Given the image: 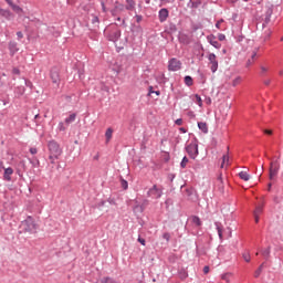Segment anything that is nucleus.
<instances>
[{
	"label": "nucleus",
	"mask_w": 283,
	"mask_h": 283,
	"mask_svg": "<svg viewBox=\"0 0 283 283\" xmlns=\"http://www.w3.org/2000/svg\"><path fill=\"white\" fill-rule=\"evenodd\" d=\"M206 103H207V105H211L212 99H211L210 97H207V98H206Z\"/></svg>",
	"instance_id": "43"
},
{
	"label": "nucleus",
	"mask_w": 283,
	"mask_h": 283,
	"mask_svg": "<svg viewBox=\"0 0 283 283\" xmlns=\"http://www.w3.org/2000/svg\"><path fill=\"white\" fill-rule=\"evenodd\" d=\"M270 253H271L270 248H268V249H265L264 251H262V255H263L264 258H269V256H270Z\"/></svg>",
	"instance_id": "34"
},
{
	"label": "nucleus",
	"mask_w": 283,
	"mask_h": 283,
	"mask_svg": "<svg viewBox=\"0 0 283 283\" xmlns=\"http://www.w3.org/2000/svg\"><path fill=\"white\" fill-rule=\"evenodd\" d=\"M255 57H256V52H253L251 55V60L254 61Z\"/></svg>",
	"instance_id": "49"
},
{
	"label": "nucleus",
	"mask_w": 283,
	"mask_h": 283,
	"mask_svg": "<svg viewBox=\"0 0 283 283\" xmlns=\"http://www.w3.org/2000/svg\"><path fill=\"white\" fill-rule=\"evenodd\" d=\"M254 217V222L255 223H259V221H260V216H253Z\"/></svg>",
	"instance_id": "44"
},
{
	"label": "nucleus",
	"mask_w": 283,
	"mask_h": 283,
	"mask_svg": "<svg viewBox=\"0 0 283 283\" xmlns=\"http://www.w3.org/2000/svg\"><path fill=\"white\" fill-rule=\"evenodd\" d=\"M219 40H220V41L226 40V35H224V34H219Z\"/></svg>",
	"instance_id": "47"
},
{
	"label": "nucleus",
	"mask_w": 283,
	"mask_h": 283,
	"mask_svg": "<svg viewBox=\"0 0 283 283\" xmlns=\"http://www.w3.org/2000/svg\"><path fill=\"white\" fill-rule=\"evenodd\" d=\"M209 59V64H210V69L211 71L214 73L217 72L218 67H219V62L217 60L216 54L211 53L208 55Z\"/></svg>",
	"instance_id": "6"
},
{
	"label": "nucleus",
	"mask_w": 283,
	"mask_h": 283,
	"mask_svg": "<svg viewBox=\"0 0 283 283\" xmlns=\"http://www.w3.org/2000/svg\"><path fill=\"white\" fill-rule=\"evenodd\" d=\"M114 130L113 128H107L105 133L106 143H109L113 138Z\"/></svg>",
	"instance_id": "13"
},
{
	"label": "nucleus",
	"mask_w": 283,
	"mask_h": 283,
	"mask_svg": "<svg viewBox=\"0 0 283 283\" xmlns=\"http://www.w3.org/2000/svg\"><path fill=\"white\" fill-rule=\"evenodd\" d=\"M48 150L50 164L55 165L56 160H59L62 156L63 149L60 147V144L57 142L50 140L48 143Z\"/></svg>",
	"instance_id": "1"
},
{
	"label": "nucleus",
	"mask_w": 283,
	"mask_h": 283,
	"mask_svg": "<svg viewBox=\"0 0 283 283\" xmlns=\"http://www.w3.org/2000/svg\"><path fill=\"white\" fill-rule=\"evenodd\" d=\"M76 119V114H71L67 118H65V124L70 125L72 123H74Z\"/></svg>",
	"instance_id": "16"
},
{
	"label": "nucleus",
	"mask_w": 283,
	"mask_h": 283,
	"mask_svg": "<svg viewBox=\"0 0 283 283\" xmlns=\"http://www.w3.org/2000/svg\"><path fill=\"white\" fill-rule=\"evenodd\" d=\"M154 94H156L157 96H159L160 92H159V91H156V92H154Z\"/></svg>",
	"instance_id": "56"
},
{
	"label": "nucleus",
	"mask_w": 283,
	"mask_h": 283,
	"mask_svg": "<svg viewBox=\"0 0 283 283\" xmlns=\"http://www.w3.org/2000/svg\"><path fill=\"white\" fill-rule=\"evenodd\" d=\"M279 170H280V163L277 160L272 161L270 164V170H269L270 180H273L277 176Z\"/></svg>",
	"instance_id": "3"
},
{
	"label": "nucleus",
	"mask_w": 283,
	"mask_h": 283,
	"mask_svg": "<svg viewBox=\"0 0 283 283\" xmlns=\"http://www.w3.org/2000/svg\"><path fill=\"white\" fill-rule=\"evenodd\" d=\"M147 196L154 199H159L163 196V188L158 187L157 185H154L147 191Z\"/></svg>",
	"instance_id": "2"
},
{
	"label": "nucleus",
	"mask_w": 283,
	"mask_h": 283,
	"mask_svg": "<svg viewBox=\"0 0 283 283\" xmlns=\"http://www.w3.org/2000/svg\"><path fill=\"white\" fill-rule=\"evenodd\" d=\"M39 118V114L38 115H35V119H38Z\"/></svg>",
	"instance_id": "61"
},
{
	"label": "nucleus",
	"mask_w": 283,
	"mask_h": 283,
	"mask_svg": "<svg viewBox=\"0 0 283 283\" xmlns=\"http://www.w3.org/2000/svg\"><path fill=\"white\" fill-rule=\"evenodd\" d=\"M180 69H181L180 61H178L177 59H171L169 61V64H168V70L169 71L176 72V71H179Z\"/></svg>",
	"instance_id": "7"
},
{
	"label": "nucleus",
	"mask_w": 283,
	"mask_h": 283,
	"mask_svg": "<svg viewBox=\"0 0 283 283\" xmlns=\"http://www.w3.org/2000/svg\"><path fill=\"white\" fill-rule=\"evenodd\" d=\"M233 276L232 273H226L221 276L222 280H224L227 283L231 282V277Z\"/></svg>",
	"instance_id": "20"
},
{
	"label": "nucleus",
	"mask_w": 283,
	"mask_h": 283,
	"mask_svg": "<svg viewBox=\"0 0 283 283\" xmlns=\"http://www.w3.org/2000/svg\"><path fill=\"white\" fill-rule=\"evenodd\" d=\"M120 185H122V188H123L124 190H127V188H128L127 180L122 179V180H120Z\"/></svg>",
	"instance_id": "31"
},
{
	"label": "nucleus",
	"mask_w": 283,
	"mask_h": 283,
	"mask_svg": "<svg viewBox=\"0 0 283 283\" xmlns=\"http://www.w3.org/2000/svg\"><path fill=\"white\" fill-rule=\"evenodd\" d=\"M270 71L269 66L261 65L260 66V74L265 75Z\"/></svg>",
	"instance_id": "23"
},
{
	"label": "nucleus",
	"mask_w": 283,
	"mask_h": 283,
	"mask_svg": "<svg viewBox=\"0 0 283 283\" xmlns=\"http://www.w3.org/2000/svg\"><path fill=\"white\" fill-rule=\"evenodd\" d=\"M243 260H245V262H250L251 261V255L249 252L243 253Z\"/></svg>",
	"instance_id": "33"
},
{
	"label": "nucleus",
	"mask_w": 283,
	"mask_h": 283,
	"mask_svg": "<svg viewBox=\"0 0 283 283\" xmlns=\"http://www.w3.org/2000/svg\"><path fill=\"white\" fill-rule=\"evenodd\" d=\"M22 227L28 232H33V231L36 230V224H35L34 220L31 217L27 218V220H24L22 222Z\"/></svg>",
	"instance_id": "4"
},
{
	"label": "nucleus",
	"mask_w": 283,
	"mask_h": 283,
	"mask_svg": "<svg viewBox=\"0 0 283 283\" xmlns=\"http://www.w3.org/2000/svg\"><path fill=\"white\" fill-rule=\"evenodd\" d=\"M149 94H155L151 86L149 87Z\"/></svg>",
	"instance_id": "54"
},
{
	"label": "nucleus",
	"mask_w": 283,
	"mask_h": 283,
	"mask_svg": "<svg viewBox=\"0 0 283 283\" xmlns=\"http://www.w3.org/2000/svg\"><path fill=\"white\" fill-rule=\"evenodd\" d=\"M29 151H31V155L38 154V149L35 147H31V149H29Z\"/></svg>",
	"instance_id": "37"
},
{
	"label": "nucleus",
	"mask_w": 283,
	"mask_h": 283,
	"mask_svg": "<svg viewBox=\"0 0 283 283\" xmlns=\"http://www.w3.org/2000/svg\"><path fill=\"white\" fill-rule=\"evenodd\" d=\"M263 264L259 266V269L254 272V277H259L262 273Z\"/></svg>",
	"instance_id": "28"
},
{
	"label": "nucleus",
	"mask_w": 283,
	"mask_h": 283,
	"mask_svg": "<svg viewBox=\"0 0 283 283\" xmlns=\"http://www.w3.org/2000/svg\"><path fill=\"white\" fill-rule=\"evenodd\" d=\"M270 83H271V81H270V80L264 81V84H265V85H270Z\"/></svg>",
	"instance_id": "55"
},
{
	"label": "nucleus",
	"mask_w": 283,
	"mask_h": 283,
	"mask_svg": "<svg viewBox=\"0 0 283 283\" xmlns=\"http://www.w3.org/2000/svg\"><path fill=\"white\" fill-rule=\"evenodd\" d=\"M51 80L53 83L57 84L60 82V75L57 71L51 72Z\"/></svg>",
	"instance_id": "12"
},
{
	"label": "nucleus",
	"mask_w": 283,
	"mask_h": 283,
	"mask_svg": "<svg viewBox=\"0 0 283 283\" xmlns=\"http://www.w3.org/2000/svg\"><path fill=\"white\" fill-rule=\"evenodd\" d=\"M142 245H145L146 244V241H145V239H142V238H138V240H137Z\"/></svg>",
	"instance_id": "41"
},
{
	"label": "nucleus",
	"mask_w": 283,
	"mask_h": 283,
	"mask_svg": "<svg viewBox=\"0 0 283 283\" xmlns=\"http://www.w3.org/2000/svg\"><path fill=\"white\" fill-rule=\"evenodd\" d=\"M218 233H219V237L222 239V230L220 228H218Z\"/></svg>",
	"instance_id": "52"
},
{
	"label": "nucleus",
	"mask_w": 283,
	"mask_h": 283,
	"mask_svg": "<svg viewBox=\"0 0 283 283\" xmlns=\"http://www.w3.org/2000/svg\"><path fill=\"white\" fill-rule=\"evenodd\" d=\"M7 2L9 3V6H10L12 9H13V6H15V4L12 3L11 0H7Z\"/></svg>",
	"instance_id": "51"
},
{
	"label": "nucleus",
	"mask_w": 283,
	"mask_h": 283,
	"mask_svg": "<svg viewBox=\"0 0 283 283\" xmlns=\"http://www.w3.org/2000/svg\"><path fill=\"white\" fill-rule=\"evenodd\" d=\"M0 168H3V161L0 160Z\"/></svg>",
	"instance_id": "57"
},
{
	"label": "nucleus",
	"mask_w": 283,
	"mask_h": 283,
	"mask_svg": "<svg viewBox=\"0 0 283 283\" xmlns=\"http://www.w3.org/2000/svg\"><path fill=\"white\" fill-rule=\"evenodd\" d=\"M176 125H177V126H182V119H181V118H178V119L176 120Z\"/></svg>",
	"instance_id": "40"
},
{
	"label": "nucleus",
	"mask_w": 283,
	"mask_h": 283,
	"mask_svg": "<svg viewBox=\"0 0 283 283\" xmlns=\"http://www.w3.org/2000/svg\"><path fill=\"white\" fill-rule=\"evenodd\" d=\"M191 8L197 9L201 4L200 0H190Z\"/></svg>",
	"instance_id": "22"
},
{
	"label": "nucleus",
	"mask_w": 283,
	"mask_h": 283,
	"mask_svg": "<svg viewBox=\"0 0 283 283\" xmlns=\"http://www.w3.org/2000/svg\"><path fill=\"white\" fill-rule=\"evenodd\" d=\"M101 283H117V282L112 277H104L101 280Z\"/></svg>",
	"instance_id": "25"
},
{
	"label": "nucleus",
	"mask_w": 283,
	"mask_h": 283,
	"mask_svg": "<svg viewBox=\"0 0 283 283\" xmlns=\"http://www.w3.org/2000/svg\"><path fill=\"white\" fill-rule=\"evenodd\" d=\"M240 82H241V77H237L234 78V81H232V85L237 86Z\"/></svg>",
	"instance_id": "36"
},
{
	"label": "nucleus",
	"mask_w": 283,
	"mask_h": 283,
	"mask_svg": "<svg viewBox=\"0 0 283 283\" xmlns=\"http://www.w3.org/2000/svg\"><path fill=\"white\" fill-rule=\"evenodd\" d=\"M163 238H164L166 241H169V240H170V234H169V233H164Z\"/></svg>",
	"instance_id": "38"
},
{
	"label": "nucleus",
	"mask_w": 283,
	"mask_h": 283,
	"mask_svg": "<svg viewBox=\"0 0 283 283\" xmlns=\"http://www.w3.org/2000/svg\"><path fill=\"white\" fill-rule=\"evenodd\" d=\"M169 13H168V10L167 9H161L159 11V20L160 22H164L166 21V19L168 18Z\"/></svg>",
	"instance_id": "8"
},
{
	"label": "nucleus",
	"mask_w": 283,
	"mask_h": 283,
	"mask_svg": "<svg viewBox=\"0 0 283 283\" xmlns=\"http://www.w3.org/2000/svg\"><path fill=\"white\" fill-rule=\"evenodd\" d=\"M210 43L216 48V49H220L221 48V44L216 41L214 39L210 41Z\"/></svg>",
	"instance_id": "30"
},
{
	"label": "nucleus",
	"mask_w": 283,
	"mask_h": 283,
	"mask_svg": "<svg viewBox=\"0 0 283 283\" xmlns=\"http://www.w3.org/2000/svg\"><path fill=\"white\" fill-rule=\"evenodd\" d=\"M122 36V32L119 30L113 31L111 34V41H117Z\"/></svg>",
	"instance_id": "11"
},
{
	"label": "nucleus",
	"mask_w": 283,
	"mask_h": 283,
	"mask_svg": "<svg viewBox=\"0 0 283 283\" xmlns=\"http://www.w3.org/2000/svg\"><path fill=\"white\" fill-rule=\"evenodd\" d=\"M127 2V10H133L136 7V2L134 0H126Z\"/></svg>",
	"instance_id": "18"
},
{
	"label": "nucleus",
	"mask_w": 283,
	"mask_h": 283,
	"mask_svg": "<svg viewBox=\"0 0 283 283\" xmlns=\"http://www.w3.org/2000/svg\"><path fill=\"white\" fill-rule=\"evenodd\" d=\"M263 213V207L262 206H256V208L253 211V216L260 217Z\"/></svg>",
	"instance_id": "17"
},
{
	"label": "nucleus",
	"mask_w": 283,
	"mask_h": 283,
	"mask_svg": "<svg viewBox=\"0 0 283 283\" xmlns=\"http://www.w3.org/2000/svg\"><path fill=\"white\" fill-rule=\"evenodd\" d=\"M93 22H98V18H94Z\"/></svg>",
	"instance_id": "58"
},
{
	"label": "nucleus",
	"mask_w": 283,
	"mask_h": 283,
	"mask_svg": "<svg viewBox=\"0 0 283 283\" xmlns=\"http://www.w3.org/2000/svg\"><path fill=\"white\" fill-rule=\"evenodd\" d=\"M264 134L271 136V135L273 134V130H271V129H265V130H264Z\"/></svg>",
	"instance_id": "42"
},
{
	"label": "nucleus",
	"mask_w": 283,
	"mask_h": 283,
	"mask_svg": "<svg viewBox=\"0 0 283 283\" xmlns=\"http://www.w3.org/2000/svg\"><path fill=\"white\" fill-rule=\"evenodd\" d=\"M13 74H18V75H19V74H20V70L17 69V67H14V69H13Z\"/></svg>",
	"instance_id": "48"
},
{
	"label": "nucleus",
	"mask_w": 283,
	"mask_h": 283,
	"mask_svg": "<svg viewBox=\"0 0 283 283\" xmlns=\"http://www.w3.org/2000/svg\"><path fill=\"white\" fill-rule=\"evenodd\" d=\"M223 22H224L223 20L218 21L217 24H216V27H217L218 29H221V24H222Z\"/></svg>",
	"instance_id": "39"
},
{
	"label": "nucleus",
	"mask_w": 283,
	"mask_h": 283,
	"mask_svg": "<svg viewBox=\"0 0 283 283\" xmlns=\"http://www.w3.org/2000/svg\"><path fill=\"white\" fill-rule=\"evenodd\" d=\"M7 2L9 3V6H10L12 9H13V6H15V4L12 3L11 0H7Z\"/></svg>",
	"instance_id": "50"
},
{
	"label": "nucleus",
	"mask_w": 283,
	"mask_h": 283,
	"mask_svg": "<svg viewBox=\"0 0 283 283\" xmlns=\"http://www.w3.org/2000/svg\"><path fill=\"white\" fill-rule=\"evenodd\" d=\"M280 75H283V71H280V73H279Z\"/></svg>",
	"instance_id": "60"
},
{
	"label": "nucleus",
	"mask_w": 283,
	"mask_h": 283,
	"mask_svg": "<svg viewBox=\"0 0 283 283\" xmlns=\"http://www.w3.org/2000/svg\"><path fill=\"white\" fill-rule=\"evenodd\" d=\"M254 62V60H248V66L251 65Z\"/></svg>",
	"instance_id": "53"
},
{
	"label": "nucleus",
	"mask_w": 283,
	"mask_h": 283,
	"mask_svg": "<svg viewBox=\"0 0 283 283\" xmlns=\"http://www.w3.org/2000/svg\"><path fill=\"white\" fill-rule=\"evenodd\" d=\"M57 128L60 132H65L66 127L64 126V123H59Z\"/></svg>",
	"instance_id": "35"
},
{
	"label": "nucleus",
	"mask_w": 283,
	"mask_h": 283,
	"mask_svg": "<svg viewBox=\"0 0 283 283\" xmlns=\"http://www.w3.org/2000/svg\"><path fill=\"white\" fill-rule=\"evenodd\" d=\"M188 158L187 157H184V159H182V161L180 163V167L182 168V169H185L186 168V166H187V164H188Z\"/></svg>",
	"instance_id": "29"
},
{
	"label": "nucleus",
	"mask_w": 283,
	"mask_h": 283,
	"mask_svg": "<svg viewBox=\"0 0 283 283\" xmlns=\"http://www.w3.org/2000/svg\"><path fill=\"white\" fill-rule=\"evenodd\" d=\"M209 271H210V268L209 266H205V269H203L205 274H208Z\"/></svg>",
	"instance_id": "45"
},
{
	"label": "nucleus",
	"mask_w": 283,
	"mask_h": 283,
	"mask_svg": "<svg viewBox=\"0 0 283 283\" xmlns=\"http://www.w3.org/2000/svg\"><path fill=\"white\" fill-rule=\"evenodd\" d=\"M17 35H18L19 40L23 39V33L22 32H18Z\"/></svg>",
	"instance_id": "46"
},
{
	"label": "nucleus",
	"mask_w": 283,
	"mask_h": 283,
	"mask_svg": "<svg viewBox=\"0 0 283 283\" xmlns=\"http://www.w3.org/2000/svg\"><path fill=\"white\" fill-rule=\"evenodd\" d=\"M185 83L188 85V86H191L193 84V80L191 76H186L185 77Z\"/></svg>",
	"instance_id": "26"
},
{
	"label": "nucleus",
	"mask_w": 283,
	"mask_h": 283,
	"mask_svg": "<svg viewBox=\"0 0 283 283\" xmlns=\"http://www.w3.org/2000/svg\"><path fill=\"white\" fill-rule=\"evenodd\" d=\"M13 175V169L11 167L6 168L4 170V179L7 181H11V176Z\"/></svg>",
	"instance_id": "9"
},
{
	"label": "nucleus",
	"mask_w": 283,
	"mask_h": 283,
	"mask_svg": "<svg viewBox=\"0 0 283 283\" xmlns=\"http://www.w3.org/2000/svg\"><path fill=\"white\" fill-rule=\"evenodd\" d=\"M180 130H181L182 133H186L185 128H180Z\"/></svg>",
	"instance_id": "59"
},
{
	"label": "nucleus",
	"mask_w": 283,
	"mask_h": 283,
	"mask_svg": "<svg viewBox=\"0 0 283 283\" xmlns=\"http://www.w3.org/2000/svg\"><path fill=\"white\" fill-rule=\"evenodd\" d=\"M12 10L14 11V12H17L18 14H23L24 13V11H23V9L22 8H20L19 6H12Z\"/></svg>",
	"instance_id": "21"
},
{
	"label": "nucleus",
	"mask_w": 283,
	"mask_h": 283,
	"mask_svg": "<svg viewBox=\"0 0 283 283\" xmlns=\"http://www.w3.org/2000/svg\"><path fill=\"white\" fill-rule=\"evenodd\" d=\"M191 221H192V223H193L196 227H201V226H202V222H201V220H200L198 217H192V218H191Z\"/></svg>",
	"instance_id": "19"
},
{
	"label": "nucleus",
	"mask_w": 283,
	"mask_h": 283,
	"mask_svg": "<svg viewBox=\"0 0 283 283\" xmlns=\"http://www.w3.org/2000/svg\"><path fill=\"white\" fill-rule=\"evenodd\" d=\"M0 15H2L3 18L10 20L11 17H12V13L10 11H8V10L0 9Z\"/></svg>",
	"instance_id": "15"
},
{
	"label": "nucleus",
	"mask_w": 283,
	"mask_h": 283,
	"mask_svg": "<svg viewBox=\"0 0 283 283\" xmlns=\"http://www.w3.org/2000/svg\"><path fill=\"white\" fill-rule=\"evenodd\" d=\"M226 165L229 166V155L223 156V161H222L221 168H224Z\"/></svg>",
	"instance_id": "24"
},
{
	"label": "nucleus",
	"mask_w": 283,
	"mask_h": 283,
	"mask_svg": "<svg viewBox=\"0 0 283 283\" xmlns=\"http://www.w3.org/2000/svg\"><path fill=\"white\" fill-rule=\"evenodd\" d=\"M187 153L188 155L195 159L198 155V144L197 143H190L188 146H187Z\"/></svg>",
	"instance_id": "5"
},
{
	"label": "nucleus",
	"mask_w": 283,
	"mask_h": 283,
	"mask_svg": "<svg viewBox=\"0 0 283 283\" xmlns=\"http://www.w3.org/2000/svg\"><path fill=\"white\" fill-rule=\"evenodd\" d=\"M198 127H199V129H200L203 134H208V125H207V123L199 122V123H198Z\"/></svg>",
	"instance_id": "14"
},
{
	"label": "nucleus",
	"mask_w": 283,
	"mask_h": 283,
	"mask_svg": "<svg viewBox=\"0 0 283 283\" xmlns=\"http://www.w3.org/2000/svg\"><path fill=\"white\" fill-rule=\"evenodd\" d=\"M10 50L13 51V52L19 51L18 44L17 43H10Z\"/></svg>",
	"instance_id": "32"
},
{
	"label": "nucleus",
	"mask_w": 283,
	"mask_h": 283,
	"mask_svg": "<svg viewBox=\"0 0 283 283\" xmlns=\"http://www.w3.org/2000/svg\"><path fill=\"white\" fill-rule=\"evenodd\" d=\"M239 178H241V180L243 181H249L251 179V176L248 171L242 170L241 172H239Z\"/></svg>",
	"instance_id": "10"
},
{
	"label": "nucleus",
	"mask_w": 283,
	"mask_h": 283,
	"mask_svg": "<svg viewBox=\"0 0 283 283\" xmlns=\"http://www.w3.org/2000/svg\"><path fill=\"white\" fill-rule=\"evenodd\" d=\"M195 103H197L199 107H202V99L198 94L195 95Z\"/></svg>",
	"instance_id": "27"
}]
</instances>
